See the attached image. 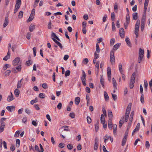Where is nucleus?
Listing matches in <instances>:
<instances>
[{
    "label": "nucleus",
    "instance_id": "nucleus-25",
    "mask_svg": "<svg viewBox=\"0 0 152 152\" xmlns=\"http://www.w3.org/2000/svg\"><path fill=\"white\" fill-rule=\"evenodd\" d=\"M104 79L103 78V77L102 76H101L100 78V83L102 85V87L103 88H104Z\"/></svg>",
    "mask_w": 152,
    "mask_h": 152
},
{
    "label": "nucleus",
    "instance_id": "nucleus-24",
    "mask_svg": "<svg viewBox=\"0 0 152 152\" xmlns=\"http://www.w3.org/2000/svg\"><path fill=\"white\" fill-rule=\"evenodd\" d=\"M101 122L102 124L105 123V119L104 116L103 114H102L101 116Z\"/></svg>",
    "mask_w": 152,
    "mask_h": 152
},
{
    "label": "nucleus",
    "instance_id": "nucleus-16",
    "mask_svg": "<svg viewBox=\"0 0 152 152\" xmlns=\"http://www.w3.org/2000/svg\"><path fill=\"white\" fill-rule=\"evenodd\" d=\"M113 84L114 87V89H117V84L115 79L113 77L112 79Z\"/></svg>",
    "mask_w": 152,
    "mask_h": 152
},
{
    "label": "nucleus",
    "instance_id": "nucleus-7",
    "mask_svg": "<svg viewBox=\"0 0 152 152\" xmlns=\"http://www.w3.org/2000/svg\"><path fill=\"white\" fill-rule=\"evenodd\" d=\"M119 34L120 37L122 38H124L125 36L124 30L123 28L120 29L119 31Z\"/></svg>",
    "mask_w": 152,
    "mask_h": 152
},
{
    "label": "nucleus",
    "instance_id": "nucleus-48",
    "mask_svg": "<svg viewBox=\"0 0 152 152\" xmlns=\"http://www.w3.org/2000/svg\"><path fill=\"white\" fill-rule=\"evenodd\" d=\"M148 5L146 4H144V10L143 12L145 13L146 12V10L147 8L148 7Z\"/></svg>",
    "mask_w": 152,
    "mask_h": 152
},
{
    "label": "nucleus",
    "instance_id": "nucleus-41",
    "mask_svg": "<svg viewBox=\"0 0 152 152\" xmlns=\"http://www.w3.org/2000/svg\"><path fill=\"white\" fill-rule=\"evenodd\" d=\"M10 67V65L7 64H5L3 66V69L4 70H5L7 69V68Z\"/></svg>",
    "mask_w": 152,
    "mask_h": 152
},
{
    "label": "nucleus",
    "instance_id": "nucleus-18",
    "mask_svg": "<svg viewBox=\"0 0 152 152\" xmlns=\"http://www.w3.org/2000/svg\"><path fill=\"white\" fill-rule=\"evenodd\" d=\"M124 116H123L121 117L119 122V125L120 128H121V127L122 124L124 123V121H123L122 120L124 119Z\"/></svg>",
    "mask_w": 152,
    "mask_h": 152
},
{
    "label": "nucleus",
    "instance_id": "nucleus-26",
    "mask_svg": "<svg viewBox=\"0 0 152 152\" xmlns=\"http://www.w3.org/2000/svg\"><path fill=\"white\" fill-rule=\"evenodd\" d=\"M99 61H97L95 65V67L96 68V69L97 70V75L98 74L99 72Z\"/></svg>",
    "mask_w": 152,
    "mask_h": 152
},
{
    "label": "nucleus",
    "instance_id": "nucleus-22",
    "mask_svg": "<svg viewBox=\"0 0 152 152\" xmlns=\"http://www.w3.org/2000/svg\"><path fill=\"white\" fill-rule=\"evenodd\" d=\"M104 96L105 100L106 101H108L109 99V96L107 92L106 91L104 92Z\"/></svg>",
    "mask_w": 152,
    "mask_h": 152
},
{
    "label": "nucleus",
    "instance_id": "nucleus-14",
    "mask_svg": "<svg viewBox=\"0 0 152 152\" xmlns=\"http://www.w3.org/2000/svg\"><path fill=\"white\" fill-rule=\"evenodd\" d=\"M127 137V136L124 135L122 142L121 145L122 146H123L125 144L126 141Z\"/></svg>",
    "mask_w": 152,
    "mask_h": 152
},
{
    "label": "nucleus",
    "instance_id": "nucleus-53",
    "mask_svg": "<svg viewBox=\"0 0 152 152\" xmlns=\"http://www.w3.org/2000/svg\"><path fill=\"white\" fill-rule=\"evenodd\" d=\"M67 147L69 150H71L73 148V145L71 144H68L67 145Z\"/></svg>",
    "mask_w": 152,
    "mask_h": 152
},
{
    "label": "nucleus",
    "instance_id": "nucleus-47",
    "mask_svg": "<svg viewBox=\"0 0 152 152\" xmlns=\"http://www.w3.org/2000/svg\"><path fill=\"white\" fill-rule=\"evenodd\" d=\"M143 56H139V58H138V59H139V60H138V62L139 63H140L142 60V58L143 57Z\"/></svg>",
    "mask_w": 152,
    "mask_h": 152
},
{
    "label": "nucleus",
    "instance_id": "nucleus-4",
    "mask_svg": "<svg viewBox=\"0 0 152 152\" xmlns=\"http://www.w3.org/2000/svg\"><path fill=\"white\" fill-rule=\"evenodd\" d=\"M99 140L97 138H96L95 140V143L94 146V149L97 150L98 147Z\"/></svg>",
    "mask_w": 152,
    "mask_h": 152
},
{
    "label": "nucleus",
    "instance_id": "nucleus-6",
    "mask_svg": "<svg viewBox=\"0 0 152 152\" xmlns=\"http://www.w3.org/2000/svg\"><path fill=\"white\" fill-rule=\"evenodd\" d=\"M6 109L9 111L12 112L13 111H15V106H8L7 107Z\"/></svg>",
    "mask_w": 152,
    "mask_h": 152
},
{
    "label": "nucleus",
    "instance_id": "nucleus-44",
    "mask_svg": "<svg viewBox=\"0 0 152 152\" xmlns=\"http://www.w3.org/2000/svg\"><path fill=\"white\" fill-rule=\"evenodd\" d=\"M108 116L109 117V119L111 118L112 119L113 117L112 113L111 111L108 112Z\"/></svg>",
    "mask_w": 152,
    "mask_h": 152
},
{
    "label": "nucleus",
    "instance_id": "nucleus-50",
    "mask_svg": "<svg viewBox=\"0 0 152 152\" xmlns=\"http://www.w3.org/2000/svg\"><path fill=\"white\" fill-rule=\"evenodd\" d=\"M115 41V39L114 38H113L111 39L110 42V45H114Z\"/></svg>",
    "mask_w": 152,
    "mask_h": 152
},
{
    "label": "nucleus",
    "instance_id": "nucleus-19",
    "mask_svg": "<svg viewBox=\"0 0 152 152\" xmlns=\"http://www.w3.org/2000/svg\"><path fill=\"white\" fill-rule=\"evenodd\" d=\"M35 28V25H33V24H31L29 27V31L31 32H32Z\"/></svg>",
    "mask_w": 152,
    "mask_h": 152
},
{
    "label": "nucleus",
    "instance_id": "nucleus-42",
    "mask_svg": "<svg viewBox=\"0 0 152 152\" xmlns=\"http://www.w3.org/2000/svg\"><path fill=\"white\" fill-rule=\"evenodd\" d=\"M96 51L98 53H99L100 52V50L99 45L97 43H96Z\"/></svg>",
    "mask_w": 152,
    "mask_h": 152
},
{
    "label": "nucleus",
    "instance_id": "nucleus-31",
    "mask_svg": "<svg viewBox=\"0 0 152 152\" xmlns=\"http://www.w3.org/2000/svg\"><path fill=\"white\" fill-rule=\"evenodd\" d=\"M38 102V100L37 98H36L34 99L31 101L30 103L31 104H33L34 103L37 102Z\"/></svg>",
    "mask_w": 152,
    "mask_h": 152
},
{
    "label": "nucleus",
    "instance_id": "nucleus-8",
    "mask_svg": "<svg viewBox=\"0 0 152 152\" xmlns=\"http://www.w3.org/2000/svg\"><path fill=\"white\" fill-rule=\"evenodd\" d=\"M108 126L110 130H112L113 127V123L112 119L111 118L109 119L108 121Z\"/></svg>",
    "mask_w": 152,
    "mask_h": 152
},
{
    "label": "nucleus",
    "instance_id": "nucleus-2",
    "mask_svg": "<svg viewBox=\"0 0 152 152\" xmlns=\"http://www.w3.org/2000/svg\"><path fill=\"white\" fill-rule=\"evenodd\" d=\"M110 61L112 65L115 63V58L114 56V53L113 50H111L110 52Z\"/></svg>",
    "mask_w": 152,
    "mask_h": 152
},
{
    "label": "nucleus",
    "instance_id": "nucleus-10",
    "mask_svg": "<svg viewBox=\"0 0 152 152\" xmlns=\"http://www.w3.org/2000/svg\"><path fill=\"white\" fill-rule=\"evenodd\" d=\"M11 95H9L7 98V100L8 102H10L13 100L14 98L13 97V96L11 92Z\"/></svg>",
    "mask_w": 152,
    "mask_h": 152
},
{
    "label": "nucleus",
    "instance_id": "nucleus-61",
    "mask_svg": "<svg viewBox=\"0 0 152 152\" xmlns=\"http://www.w3.org/2000/svg\"><path fill=\"white\" fill-rule=\"evenodd\" d=\"M26 63L27 65L29 66L32 64V61H31V60H29L27 61Z\"/></svg>",
    "mask_w": 152,
    "mask_h": 152
},
{
    "label": "nucleus",
    "instance_id": "nucleus-30",
    "mask_svg": "<svg viewBox=\"0 0 152 152\" xmlns=\"http://www.w3.org/2000/svg\"><path fill=\"white\" fill-rule=\"evenodd\" d=\"M9 22V20H5L3 24V27L4 28L6 27L8 25Z\"/></svg>",
    "mask_w": 152,
    "mask_h": 152
},
{
    "label": "nucleus",
    "instance_id": "nucleus-3",
    "mask_svg": "<svg viewBox=\"0 0 152 152\" xmlns=\"http://www.w3.org/2000/svg\"><path fill=\"white\" fill-rule=\"evenodd\" d=\"M21 70V66L20 65L17 67L12 68V71L14 73H16L18 72H20Z\"/></svg>",
    "mask_w": 152,
    "mask_h": 152
},
{
    "label": "nucleus",
    "instance_id": "nucleus-60",
    "mask_svg": "<svg viewBox=\"0 0 152 152\" xmlns=\"http://www.w3.org/2000/svg\"><path fill=\"white\" fill-rule=\"evenodd\" d=\"M99 58V54H97L96 52L94 53V58L97 59Z\"/></svg>",
    "mask_w": 152,
    "mask_h": 152
},
{
    "label": "nucleus",
    "instance_id": "nucleus-34",
    "mask_svg": "<svg viewBox=\"0 0 152 152\" xmlns=\"http://www.w3.org/2000/svg\"><path fill=\"white\" fill-rule=\"evenodd\" d=\"M144 88L146 91L147 90V89L148 87V82L147 81L145 80H144Z\"/></svg>",
    "mask_w": 152,
    "mask_h": 152
},
{
    "label": "nucleus",
    "instance_id": "nucleus-54",
    "mask_svg": "<svg viewBox=\"0 0 152 152\" xmlns=\"http://www.w3.org/2000/svg\"><path fill=\"white\" fill-rule=\"evenodd\" d=\"M62 106V104L61 103V102H59V103H58V104L57 105V108L58 109L60 110Z\"/></svg>",
    "mask_w": 152,
    "mask_h": 152
},
{
    "label": "nucleus",
    "instance_id": "nucleus-59",
    "mask_svg": "<svg viewBox=\"0 0 152 152\" xmlns=\"http://www.w3.org/2000/svg\"><path fill=\"white\" fill-rule=\"evenodd\" d=\"M31 34L30 32H28L26 35V38L28 39H30L31 38Z\"/></svg>",
    "mask_w": 152,
    "mask_h": 152
},
{
    "label": "nucleus",
    "instance_id": "nucleus-35",
    "mask_svg": "<svg viewBox=\"0 0 152 152\" xmlns=\"http://www.w3.org/2000/svg\"><path fill=\"white\" fill-rule=\"evenodd\" d=\"M11 73V71L10 70H7L4 73L5 76H9Z\"/></svg>",
    "mask_w": 152,
    "mask_h": 152
},
{
    "label": "nucleus",
    "instance_id": "nucleus-32",
    "mask_svg": "<svg viewBox=\"0 0 152 152\" xmlns=\"http://www.w3.org/2000/svg\"><path fill=\"white\" fill-rule=\"evenodd\" d=\"M45 94L43 93H40L39 94V96L41 99H43L45 98Z\"/></svg>",
    "mask_w": 152,
    "mask_h": 152
},
{
    "label": "nucleus",
    "instance_id": "nucleus-40",
    "mask_svg": "<svg viewBox=\"0 0 152 152\" xmlns=\"http://www.w3.org/2000/svg\"><path fill=\"white\" fill-rule=\"evenodd\" d=\"M70 73V71L69 70L66 71L65 73V77L69 76Z\"/></svg>",
    "mask_w": 152,
    "mask_h": 152
},
{
    "label": "nucleus",
    "instance_id": "nucleus-29",
    "mask_svg": "<svg viewBox=\"0 0 152 152\" xmlns=\"http://www.w3.org/2000/svg\"><path fill=\"white\" fill-rule=\"evenodd\" d=\"M118 67L120 72L121 73H122V72H123V71L122 69V65L121 63H120L119 64Z\"/></svg>",
    "mask_w": 152,
    "mask_h": 152
},
{
    "label": "nucleus",
    "instance_id": "nucleus-49",
    "mask_svg": "<svg viewBox=\"0 0 152 152\" xmlns=\"http://www.w3.org/2000/svg\"><path fill=\"white\" fill-rule=\"evenodd\" d=\"M87 122L88 124H90L91 122V118L89 116H87Z\"/></svg>",
    "mask_w": 152,
    "mask_h": 152
},
{
    "label": "nucleus",
    "instance_id": "nucleus-27",
    "mask_svg": "<svg viewBox=\"0 0 152 152\" xmlns=\"http://www.w3.org/2000/svg\"><path fill=\"white\" fill-rule=\"evenodd\" d=\"M134 111H132L131 112V114L130 116L129 120V121L131 122H132V119L133 118V115H134Z\"/></svg>",
    "mask_w": 152,
    "mask_h": 152
},
{
    "label": "nucleus",
    "instance_id": "nucleus-12",
    "mask_svg": "<svg viewBox=\"0 0 152 152\" xmlns=\"http://www.w3.org/2000/svg\"><path fill=\"white\" fill-rule=\"evenodd\" d=\"M140 25V21L139 20H137L135 26L134 30H139Z\"/></svg>",
    "mask_w": 152,
    "mask_h": 152
},
{
    "label": "nucleus",
    "instance_id": "nucleus-5",
    "mask_svg": "<svg viewBox=\"0 0 152 152\" xmlns=\"http://www.w3.org/2000/svg\"><path fill=\"white\" fill-rule=\"evenodd\" d=\"M20 58L18 57L15 58L13 61L12 64L14 66H16L18 64L20 61Z\"/></svg>",
    "mask_w": 152,
    "mask_h": 152
},
{
    "label": "nucleus",
    "instance_id": "nucleus-45",
    "mask_svg": "<svg viewBox=\"0 0 152 152\" xmlns=\"http://www.w3.org/2000/svg\"><path fill=\"white\" fill-rule=\"evenodd\" d=\"M144 95L143 94H142V95L140 97V101L142 103L144 102Z\"/></svg>",
    "mask_w": 152,
    "mask_h": 152
},
{
    "label": "nucleus",
    "instance_id": "nucleus-63",
    "mask_svg": "<svg viewBox=\"0 0 152 152\" xmlns=\"http://www.w3.org/2000/svg\"><path fill=\"white\" fill-rule=\"evenodd\" d=\"M21 83L20 81H18L17 84V87L18 88H21Z\"/></svg>",
    "mask_w": 152,
    "mask_h": 152
},
{
    "label": "nucleus",
    "instance_id": "nucleus-46",
    "mask_svg": "<svg viewBox=\"0 0 152 152\" xmlns=\"http://www.w3.org/2000/svg\"><path fill=\"white\" fill-rule=\"evenodd\" d=\"M140 126V123H138L137 124V126H136V128H135V129H134V130H135V131H137V132L139 130V128Z\"/></svg>",
    "mask_w": 152,
    "mask_h": 152
},
{
    "label": "nucleus",
    "instance_id": "nucleus-64",
    "mask_svg": "<svg viewBox=\"0 0 152 152\" xmlns=\"http://www.w3.org/2000/svg\"><path fill=\"white\" fill-rule=\"evenodd\" d=\"M88 62V58H85L83 61V62L85 64H87Z\"/></svg>",
    "mask_w": 152,
    "mask_h": 152
},
{
    "label": "nucleus",
    "instance_id": "nucleus-39",
    "mask_svg": "<svg viewBox=\"0 0 152 152\" xmlns=\"http://www.w3.org/2000/svg\"><path fill=\"white\" fill-rule=\"evenodd\" d=\"M133 19H137V12L134 13L132 14Z\"/></svg>",
    "mask_w": 152,
    "mask_h": 152
},
{
    "label": "nucleus",
    "instance_id": "nucleus-55",
    "mask_svg": "<svg viewBox=\"0 0 152 152\" xmlns=\"http://www.w3.org/2000/svg\"><path fill=\"white\" fill-rule=\"evenodd\" d=\"M10 57V56H8L7 55L6 56H5L4 58H3V60L4 61H7L8 59H9Z\"/></svg>",
    "mask_w": 152,
    "mask_h": 152
},
{
    "label": "nucleus",
    "instance_id": "nucleus-28",
    "mask_svg": "<svg viewBox=\"0 0 152 152\" xmlns=\"http://www.w3.org/2000/svg\"><path fill=\"white\" fill-rule=\"evenodd\" d=\"M144 50H143L140 48L139 50V56H144Z\"/></svg>",
    "mask_w": 152,
    "mask_h": 152
},
{
    "label": "nucleus",
    "instance_id": "nucleus-51",
    "mask_svg": "<svg viewBox=\"0 0 152 152\" xmlns=\"http://www.w3.org/2000/svg\"><path fill=\"white\" fill-rule=\"evenodd\" d=\"M25 112L28 114L29 115L31 113V111L28 108L26 109L25 110Z\"/></svg>",
    "mask_w": 152,
    "mask_h": 152
},
{
    "label": "nucleus",
    "instance_id": "nucleus-23",
    "mask_svg": "<svg viewBox=\"0 0 152 152\" xmlns=\"http://www.w3.org/2000/svg\"><path fill=\"white\" fill-rule=\"evenodd\" d=\"M125 41L128 45L129 46H131V43L130 41V39L128 37H126Z\"/></svg>",
    "mask_w": 152,
    "mask_h": 152
},
{
    "label": "nucleus",
    "instance_id": "nucleus-56",
    "mask_svg": "<svg viewBox=\"0 0 152 152\" xmlns=\"http://www.w3.org/2000/svg\"><path fill=\"white\" fill-rule=\"evenodd\" d=\"M112 97L113 98V99L115 101L117 99V96L116 94H112Z\"/></svg>",
    "mask_w": 152,
    "mask_h": 152
},
{
    "label": "nucleus",
    "instance_id": "nucleus-36",
    "mask_svg": "<svg viewBox=\"0 0 152 152\" xmlns=\"http://www.w3.org/2000/svg\"><path fill=\"white\" fill-rule=\"evenodd\" d=\"M107 75H111V69L110 67H108L107 68Z\"/></svg>",
    "mask_w": 152,
    "mask_h": 152
},
{
    "label": "nucleus",
    "instance_id": "nucleus-20",
    "mask_svg": "<svg viewBox=\"0 0 152 152\" xmlns=\"http://www.w3.org/2000/svg\"><path fill=\"white\" fill-rule=\"evenodd\" d=\"M80 102V98L79 97L75 98V103L76 105H78Z\"/></svg>",
    "mask_w": 152,
    "mask_h": 152
},
{
    "label": "nucleus",
    "instance_id": "nucleus-21",
    "mask_svg": "<svg viewBox=\"0 0 152 152\" xmlns=\"http://www.w3.org/2000/svg\"><path fill=\"white\" fill-rule=\"evenodd\" d=\"M19 94V90L18 89H15L14 91V94L15 96L16 97H18Z\"/></svg>",
    "mask_w": 152,
    "mask_h": 152
},
{
    "label": "nucleus",
    "instance_id": "nucleus-43",
    "mask_svg": "<svg viewBox=\"0 0 152 152\" xmlns=\"http://www.w3.org/2000/svg\"><path fill=\"white\" fill-rule=\"evenodd\" d=\"M23 15V12L22 11H21L20 12L18 18H22Z\"/></svg>",
    "mask_w": 152,
    "mask_h": 152
},
{
    "label": "nucleus",
    "instance_id": "nucleus-58",
    "mask_svg": "<svg viewBox=\"0 0 152 152\" xmlns=\"http://www.w3.org/2000/svg\"><path fill=\"white\" fill-rule=\"evenodd\" d=\"M20 134V132L19 131H17L15 133V137H18L19 135Z\"/></svg>",
    "mask_w": 152,
    "mask_h": 152
},
{
    "label": "nucleus",
    "instance_id": "nucleus-38",
    "mask_svg": "<svg viewBox=\"0 0 152 152\" xmlns=\"http://www.w3.org/2000/svg\"><path fill=\"white\" fill-rule=\"evenodd\" d=\"M113 127V133L114 134L116 133V131L117 129V126L116 124H114Z\"/></svg>",
    "mask_w": 152,
    "mask_h": 152
},
{
    "label": "nucleus",
    "instance_id": "nucleus-33",
    "mask_svg": "<svg viewBox=\"0 0 152 152\" xmlns=\"http://www.w3.org/2000/svg\"><path fill=\"white\" fill-rule=\"evenodd\" d=\"M16 146L17 147H18L19 146L20 141L19 139H17L16 140Z\"/></svg>",
    "mask_w": 152,
    "mask_h": 152
},
{
    "label": "nucleus",
    "instance_id": "nucleus-52",
    "mask_svg": "<svg viewBox=\"0 0 152 152\" xmlns=\"http://www.w3.org/2000/svg\"><path fill=\"white\" fill-rule=\"evenodd\" d=\"M42 88L45 89H47L48 88V86L46 83H44L42 84Z\"/></svg>",
    "mask_w": 152,
    "mask_h": 152
},
{
    "label": "nucleus",
    "instance_id": "nucleus-15",
    "mask_svg": "<svg viewBox=\"0 0 152 152\" xmlns=\"http://www.w3.org/2000/svg\"><path fill=\"white\" fill-rule=\"evenodd\" d=\"M6 118H2L1 119L0 123H1V125L2 126H5V123L4 122V121L6 120Z\"/></svg>",
    "mask_w": 152,
    "mask_h": 152
},
{
    "label": "nucleus",
    "instance_id": "nucleus-13",
    "mask_svg": "<svg viewBox=\"0 0 152 152\" xmlns=\"http://www.w3.org/2000/svg\"><path fill=\"white\" fill-rule=\"evenodd\" d=\"M131 126V124L130 123H129L128 125L127 129L125 132L124 135L128 136L129 130Z\"/></svg>",
    "mask_w": 152,
    "mask_h": 152
},
{
    "label": "nucleus",
    "instance_id": "nucleus-9",
    "mask_svg": "<svg viewBox=\"0 0 152 152\" xmlns=\"http://www.w3.org/2000/svg\"><path fill=\"white\" fill-rule=\"evenodd\" d=\"M145 20H142L141 23V31H142L144 28L145 23Z\"/></svg>",
    "mask_w": 152,
    "mask_h": 152
},
{
    "label": "nucleus",
    "instance_id": "nucleus-17",
    "mask_svg": "<svg viewBox=\"0 0 152 152\" xmlns=\"http://www.w3.org/2000/svg\"><path fill=\"white\" fill-rule=\"evenodd\" d=\"M121 45L120 43H117L113 47V50H116L118 49Z\"/></svg>",
    "mask_w": 152,
    "mask_h": 152
},
{
    "label": "nucleus",
    "instance_id": "nucleus-37",
    "mask_svg": "<svg viewBox=\"0 0 152 152\" xmlns=\"http://www.w3.org/2000/svg\"><path fill=\"white\" fill-rule=\"evenodd\" d=\"M109 136L107 135V134H106L104 137V142L106 143V142L108 140L109 138Z\"/></svg>",
    "mask_w": 152,
    "mask_h": 152
},
{
    "label": "nucleus",
    "instance_id": "nucleus-57",
    "mask_svg": "<svg viewBox=\"0 0 152 152\" xmlns=\"http://www.w3.org/2000/svg\"><path fill=\"white\" fill-rule=\"evenodd\" d=\"M145 147L146 148H148L150 147V144L148 141H146L145 142Z\"/></svg>",
    "mask_w": 152,
    "mask_h": 152
},
{
    "label": "nucleus",
    "instance_id": "nucleus-62",
    "mask_svg": "<svg viewBox=\"0 0 152 152\" xmlns=\"http://www.w3.org/2000/svg\"><path fill=\"white\" fill-rule=\"evenodd\" d=\"M52 39L57 45H58V44L60 43L59 42L56 40L55 38H52Z\"/></svg>",
    "mask_w": 152,
    "mask_h": 152
},
{
    "label": "nucleus",
    "instance_id": "nucleus-1",
    "mask_svg": "<svg viewBox=\"0 0 152 152\" xmlns=\"http://www.w3.org/2000/svg\"><path fill=\"white\" fill-rule=\"evenodd\" d=\"M136 76V73L134 72L131 76L130 81V89H132L134 86V84L135 83Z\"/></svg>",
    "mask_w": 152,
    "mask_h": 152
},
{
    "label": "nucleus",
    "instance_id": "nucleus-11",
    "mask_svg": "<svg viewBox=\"0 0 152 152\" xmlns=\"http://www.w3.org/2000/svg\"><path fill=\"white\" fill-rule=\"evenodd\" d=\"M35 10L34 9H32L28 19H33L35 15Z\"/></svg>",
    "mask_w": 152,
    "mask_h": 152
}]
</instances>
